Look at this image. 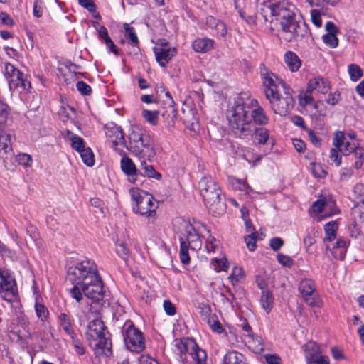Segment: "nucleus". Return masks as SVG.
<instances>
[{
	"mask_svg": "<svg viewBox=\"0 0 364 364\" xmlns=\"http://www.w3.org/2000/svg\"><path fill=\"white\" fill-rule=\"evenodd\" d=\"M226 117L230 128L240 136L251 135L259 145L267 144L270 139L267 129L255 127L267 124L269 117L258 101L247 94L237 95L230 101Z\"/></svg>",
	"mask_w": 364,
	"mask_h": 364,
	"instance_id": "1",
	"label": "nucleus"
},
{
	"mask_svg": "<svg viewBox=\"0 0 364 364\" xmlns=\"http://www.w3.org/2000/svg\"><path fill=\"white\" fill-rule=\"evenodd\" d=\"M67 279L73 284L70 294L77 302L82 301V294L94 301L103 299V283L94 262L83 260L75 266L70 267L68 271Z\"/></svg>",
	"mask_w": 364,
	"mask_h": 364,
	"instance_id": "2",
	"label": "nucleus"
},
{
	"mask_svg": "<svg viewBox=\"0 0 364 364\" xmlns=\"http://www.w3.org/2000/svg\"><path fill=\"white\" fill-rule=\"evenodd\" d=\"M92 309V307L87 316L90 321L87 326L86 339L97 355L109 357L112 354L110 333L101 319L100 311Z\"/></svg>",
	"mask_w": 364,
	"mask_h": 364,
	"instance_id": "3",
	"label": "nucleus"
},
{
	"mask_svg": "<svg viewBox=\"0 0 364 364\" xmlns=\"http://www.w3.org/2000/svg\"><path fill=\"white\" fill-rule=\"evenodd\" d=\"M127 149L139 159L154 157L156 154L153 141L149 133L138 125H132L128 134Z\"/></svg>",
	"mask_w": 364,
	"mask_h": 364,
	"instance_id": "4",
	"label": "nucleus"
},
{
	"mask_svg": "<svg viewBox=\"0 0 364 364\" xmlns=\"http://www.w3.org/2000/svg\"><path fill=\"white\" fill-rule=\"evenodd\" d=\"M282 16L279 18L281 30L280 36L287 42L293 43L303 40L309 34L307 25L300 19H297L293 9L284 11Z\"/></svg>",
	"mask_w": 364,
	"mask_h": 364,
	"instance_id": "5",
	"label": "nucleus"
},
{
	"mask_svg": "<svg viewBox=\"0 0 364 364\" xmlns=\"http://www.w3.org/2000/svg\"><path fill=\"white\" fill-rule=\"evenodd\" d=\"M198 188L210 213L215 215H219L225 212V205L220 197L222 191L210 176L203 177L199 181Z\"/></svg>",
	"mask_w": 364,
	"mask_h": 364,
	"instance_id": "6",
	"label": "nucleus"
},
{
	"mask_svg": "<svg viewBox=\"0 0 364 364\" xmlns=\"http://www.w3.org/2000/svg\"><path fill=\"white\" fill-rule=\"evenodd\" d=\"M132 199L135 203L133 210L141 215L152 218L158 207L153 196L143 190L132 188L129 190Z\"/></svg>",
	"mask_w": 364,
	"mask_h": 364,
	"instance_id": "7",
	"label": "nucleus"
},
{
	"mask_svg": "<svg viewBox=\"0 0 364 364\" xmlns=\"http://www.w3.org/2000/svg\"><path fill=\"white\" fill-rule=\"evenodd\" d=\"M257 7L260 15L266 22H273L282 16V13L293 9L285 0H257Z\"/></svg>",
	"mask_w": 364,
	"mask_h": 364,
	"instance_id": "8",
	"label": "nucleus"
},
{
	"mask_svg": "<svg viewBox=\"0 0 364 364\" xmlns=\"http://www.w3.org/2000/svg\"><path fill=\"white\" fill-rule=\"evenodd\" d=\"M282 92L283 95L277 92L267 99L269 100L271 109L275 114L286 116L293 109L295 100L293 97L294 91L290 87H285Z\"/></svg>",
	"mask_w": 364,
	"mask_h": 364,
	"instance_id": "9",
	"label": "nucleus"
},
{
	"mask_svg": "<svg viewBox=\"0 0 364 364\" xmlns=\"http://www.w3.org/2000/svg\"><path fill=\"white\" fill-rule=\"evenodd\" d=\"M122 333L125 346L129 350L140 353L145 348L143 333L134 326L132 321L128 320L124 323Z\"/></svg>",
	"mask_w": 364,
	"mask_h": 364,
	"instance_id": "10",
	"label": "nucleus"
},
{
	"mask_svg": "<svg viewBox=\"0 0 364 364\" xmlns=\"http://www.w3.org/2000/svg\"><path fill=\"white\" fill-rule=\"evenodd\" d=\"M179 240L180 243L187 245L193 250H200L202 245L198 230L187 221L181 223Z\"/></svg>",
	"mask_w": 364,
	"mask_h": 364,
	"instance_id": "11",
	"label": "nucleus"
},
{
	"mask_svg": "<svg viewBox=\"0 0 364 364\" xmlns=\"http://www.w3.org/2000/svg\"><path fill=\"white\" fill-rule=\"evenodd\" d=\"M262 83L264 87L266 98L281 92L285 87H289L282 79L276 76L273 73L263 68L260 71Z\"/></svg>",
	"mask_w": 364,
	"mask_h": 364,
	"instance_id": "12",
	"label": "nucleus"
},
{
	"mask_svg": "<svg viewBox=\"0 0 364 364\" xmlns=\"http://www.w3.org/2000/svg\"><path fill=\"white\" fill-rule=\"evenodd\" d=\"M299 291L309 306L313 307L321 306V301L316 291L314 282L311 279H302L299 284Z\"/></svg>",
	"mask_w": 364,
	"mask_h": 364,
	"instance_id": "13",
	"label": "nucleus"
},
{
	"mask_svg": "<svg viewBox=\"0 0 364 364\" xmlns=\"http://www.w3.org/2000/svg\"><path fill=\"white\" fill-rule=\"evenodd\" d=\"M105 135L107 140L112 144V148L119 153L122 151L117 146H125V139L121 127L114 123L105 125Z\"/></svg>",
	"mask_w": 364,
	"mask_h": 364,
	"instance_id": "14",
	"label": "nucleus"
},
{
	"mask_svg": "<svg viewBox=\"0 0 364 364\" xmlns=\"http://www.w3.org/2000/svg\"><path fill=\"white\" fill-rule=\"evenodd\" d=\"M174 342V346L176 349V350L180 355L181 359L183 360L184 364H188L189 360H188L186 354L191 356V353L193 350H194V349H197V343L193 339L190 338L176 339Z\"/></svg>",
	"mask_w": 364,
	"mask_h": 364,
	"instance_id": "15",
	"label": "nucleus"
},
{
	"mask_svg": "<svg viewBox=\"0 0 364 364\" xmlns=\"http://www.w3.org/2000/svg\"><path fill=\"white\" fill-rule=\"evenodd\" d=\"M333 144L336 148L338 149L343 155H348L358 146L354 141L350 142L347 141L346 136H345L342 132H335Z\"/></svg>",
	"mask_w": 364,
	"mask_h": 364,
	"instance_id": "16",
	"label": "nucleus"
},
{
	"mask_svg": "<svg viewBox=\"0 0 364 364\" xmlns=\"http://www.w3.org/2000/svg\"><path fill=\"white\" fill-rule=\"evenodd\" d=\"M11 135L6 130V128H0V157L7 159L9 156H11Z\"/></svg>",
	"mask_w": 364,
	"mask_h": 364,
	"instance_id": "17",
	"label": "nucleus"
},
{
	"mask_svg": "<svg viewBox=\"0 0 364 364\" xmlns=\"http://www.w3.org/2000/svg\"><path fill=\"white\" fill-rule=\"evenodd\" d=\"M156 61L161 67H165L171 59L176 55L175 48L168 46L155 47L154 48Z\"/></svg>",
	"mask_w": 364,
	"mask_h": 364,
	"instance_id": "18",
	"label": "nucleus"
},
{
	"mask_svg": "<svg viewBox=\"0 0 364 364\" xmlns=\"http://www.w3.org/2000/svg\"><path fill=\"white\" fill-rule=\"evenodd\" d=\"M306 87L309 91H317L322 94H326L330 90V82L322 77H315L310 79L307 83Z\"/></svg>",
	"mask_w": 364,
	"mask_h": 364,
	"instance_id": "19",
	"label": "nucleus"
},
{
	"mask_svg": "<svg viewBox=\"0 0 364 364\" xmlns=\"http://www.w3.org/2000/svg\"><path fill=\"white\" fill-rule=\"evenodd\" d=\"M158 92H161V93L164 94L165 97L167 98V104L168 105V110L163 113L162 116L166 117V120L167 121L168 125L173 124L176 117V111L173 106V100L170 92L166 90L164 87L161 86Z\"/></svg>",
	"mask_w": 364,
	"mask_h": 364,
	"instance_id": "20",
	"label": "nucleus"
},
{
	"mask_svg": "<svg viewBox=\"0 0 364 364\" xmlns=\"http://www.w3.org/2000/svg\"><path fill=\"white\" fill-rule=\"evenodd\" d=\"M93 25L98 33L99 38L105 43L107 48L109 50L110 52L117 55L118 49L113 43L111 38L109 36L107 28L104 26L100 25L97 22L94 23Z\"/></svg>",
	"mask_w": 364,
	"mask_h": 364,
	"instance_id": "21",
	"label": "nucleus"
},
{
	"mask_svg": "<svg viewBox=\"0 0 364 364\" xmlns=\"http://www.w3.org/2000/svg\"><path fill=\"white\" fill-rule=\"evenodd\" d=\"M312 210L315 213L324 212L325 216L330 217L336 214L338 209L331 203H326L323 200H318L312 205Z\"/></svg>",
	"mask_w": 364,
	"mask_h": 364,
	"instance_id": "22",
	"label": "nucleus"
},
{
	"mask_svg": "<svg viewBox=\"0 0 364 364\" xmlns=\"http://www.w3.org/2000/svg\"><path fill=\"white\" fill-rule=\"evenodd\" d=\"M121 168L128 176L129 181L134 183L136 180V168L129 157H124L121 161Z\"/></svg>",
	"mask_w": 364,
	"mask_h": 364,
	"instance_id": "23",
	"label": "nucleus"
},
{
	"mask_svg": "<svg viewBox=\"0 0 364 364\" xmlns=\"http://www.w3.org/2000/svg\"><path fill=\"white\" fill-rule=\"evenodd\" d=\"M215 41L208 38H198L192 43L193 49L197 53H207L214 46Z\"/></svg>",
	"mask_w": 364,
	"mask_h": 364,
	"instance_id": "24",
	"label": "nucleus"
},
{
	"mask_svg": "<svg viewBox=\"0 0 364 364\" xmlns=\"http://www.w3.org/2000/svg\"><path fill=\"white\" fill-rule=\"evenodd\" d=\"M348 242L343 239H338L333 246L331 253L336 259L343 260L345 258Z\"/></svg>",
	"mask_w": 364,
	"mask_h": 364,
	"instance_id": "25",
	"label": "nucleus"
},
{
	"mask_svg": "<svg viewBox=\"0 0 364 364\" xmlns=\"http://www.w3.org/2000/svg\"><path fill=\"white\" fill-rule=\"evenodd\" d=\"M206 25L209 28L215 29L223 37L227 35L228 31L225 24L212 16L207 17Z\"/></svg>",
	"mask_w": 364,
	"mask_h": 364,
	"instance_id": "26",
	"label": "nucleus"
},
{
	"mask_svg": "<svg viewBox=\"0 0 364 364\" xmlns=\"http://www.w3.org/2000/svg\"><path fill=\"white\" fill-rule=\"evenodd\" d=\"M10 88L12 87L21 88L23 90H28L31 87V83L27 80L26 77L21 72L19 75H14V77L9 81Z\"/></svg>",
	"mask_w": 364,
	"mask_h": 364,
	"instance_id": "27",
	"label": "nucleus"
},
{
	"mask_svg": "<svg viewBox=\"0 0 364 364\" xmlns=\"http://www.w3.org/2000/svg\"><path fill=\"white\" fill-rule=\"evenodd\" d=\"M351 217L354 228L364 221V202L354 203V206L351 209Z\"/></svg>",
	"mask_w": 364,
	"mask_h": 364,
	"instance_id": "28",
	"label": "nucleus"
},
{
	"mask_svg": "<svg viewBox=\"0 0 364 364\" xmlns=\"http://www.w3.org/2000/svg\"><path fill=\"white\" fill-rule=\"evenodd\" d=\"M303 349L305 353L306 360L318 358L321 356V349L318 344L314 341H309L306 343L304 346Z\"/></svg>",
	"mask_w": 364,
	"mask_h": 364,
	"instance_id": "29",
	"label": "nucleus"
},
{
	"mask_svg": "<svg viewBox=\"0 0 364 364\" xmlns=\"http://www.w3.org/2000/svg\"><path fill=\"white\" fill-rule=\"evenodd\" d=\"M284 61L289 69L292 72L297 71L301 65L299 58L291 51H288L285 53Z\"/></svg>",
	"mask_w": 364,
	"mask_h": 364,
	"instance_id": "30",
	"label": "nucleus"
},
{
	"mask_svg": "<svg viewBox=\"0 0 364 364\" xmlns=\"http://www.w3.org/2000/svg\"><path fill=\"white\" fill-rule=\"evenodd\" d=\"M223 364H247L242 354L237 351L228 352L223 358Z\"/></svg>",
	"mask_w": 364,
	"mask_h": 364,
	"instance_id": "31",
	"label": "nucleus"
},
{
	"mask_svg": "<svg viewBox=\"0 0 364 364\" xmlns=\"http://www.w3.org/2000/svg\"><path fill=\"white\" fill-rule=\"evenodd\" d=\"M260 303L262 308L267 313H269L273 307L274 296L269 290L262 292L260 296Z\"/></svg>",
	"mask_w": 364,
	"mask_h": 364,
	"instance_id": "32",
	"label": "nucleus"
},
{
	"mask_svg": "<svg viewBox=\"0 0 364 364\" xmlns=\"http://www.w3.org/2000/svg\"><path fill=\"white\" fill-rule=\"evenodd\" d=\"M338 229V224L336 221H331L325 225V240L332 241L336 238V230Z\"/></svg>",
	"mask_w": 364,
	"mask_h": 364,
	"instance_id": "33",
	"label": "nucleus"
},
{
	"mask_svg": "<svg viewBox=\"0 0 364 364\" xmlns=\"http://www.w3.org/2000/svg\"><path fill=\"white\" fill-rule=\"evenodd\" d=\"M314 98L312 97V92L309 91L306 87L305 91H301L298 95L299 104L301 107H306L314 103Z\"/></svg>",
	"mask_w": 364,
	"mask_h": 364,
	"instance_id": "34",
	"label": "nucleus"
},
{
	"mask_svg": "<svg viewBox=\"0 0 364 364\" xmlns=\"http://www.w3.org/2000/svg\"><path fill=\"white\" fill-rule=\"evenodd\" d=\"M143 160L141 161V167L144 171L143 175L144 176H147L149 178H154L156 179H159L161 178V174L159 173L153 167L152 165L148 164L145 161L146 159H142Z\"/></svg>",
	"mask_w": 364,
	"mask_h": 364,
	"instance_id": "35",
	"label": "nucleus"
},
{
	"mask_svg": "<svg viewBox=\"0 0 364 364\" xmlns=\"http://www.w3.org/2000/svg\"><path fill=\"white\" fill-rule=\"evenodd\" d=\"M229 183L235 190L242 191L245 193H248L250 190V187L245 181L240 180L237 178L230 177Z\"/></svg>",
	"mask_w": 364,
	"mask_h": 364,
	"instance_id": "36",
	"label": "nucleus"
},
{
	"mask_svg": "<svg viewBox=\"0 0 364 364\" xmlns=\"http://www.w3.org/2000/svg\"><path fill=\"white\" fill-rule=\"evenodd\" d=\"M351 198L354 203L364 202V184L357 183L353 188Z\"/></svg>",
	"mask_w": 364,
	"mask_h": 364,
	"instance_id": "37",
	"label": "nucleus"
},
{
	"mask_svg": "<svg viewBox=\"0 0 364 364\" xmlns=\"http://www.w3.org/2000/svg\"><path fill=\"white\" fill-rule=\"evenodd\" d=\"M353 156L355 159L354 163V167L358 170L360 169L364 162V148L361 146H358L353 151Z\"/></svg>",
	"mask_w": 364,
	"mask_h": 364,
	"instance_id": "38",
	"label": "nucleus"
},
{
	"mask_svg": "<svg viewBox=\"0 0 364 364\" xmlns=\"http://www.w3.org/2000/svg\"><path fill=\"white\" fill-rule=\"evenodd\" d=\"M59 319L60 321V325L65 332L73 338V331L70 318L68 316V315L65 313H61L59 316Z\"/></svg>",
	"mask_w": 364,
	"mask_h": 364,
	"instance_id": "39",
	"label": "nucleus"
},
{
	"mask_svg": "<svg viewBox=\"0 0 364 364\" xmlns=\"http://www.w3.org/2000/svg\"><path fill=\"white\" fill-rule=\"evenodd\" d=\"M82 160L87 166H92L95 164L94 154L90 148L82 149L79 152Z\"/></svg>",
	"mask_w": 364,
	"mask_h": 364,
	"instance_id": "40",
	"label": "nucleus"
},
{
	"mask_svg": "<svg viewBox=\"0 0 364 364\" xmlns=\"http://www.w3.org/2000/svg\"><path fill=\"white\" fill-rule=\"evenodd\" d=\"M242 329L248 333L247 336H248L249 338L252 341V342H255L256 343L258 344L257 346H255L257 348V350H262L263 347H262V344L261 337H259V336H256L255 338L254 337V335L251 331V327L246 321L242 325Z\"/></svg>",
	"mask_w": 364,
	"mask_h": 364,
	"instance_id": "41",
	"label": "nucleus"
},
{
	"mask_svg": "<svg viewBox=\"0 0 364 364\" xmlns=\"http://www.w3.org/2000/svg\"><path fill=\"white\" fill-rule=\"evenodd\" d=\"M124 28L125 37L129 39L134 46L138 45L139 39L134 28L133 27H130L128 23L124 24Z\"/></svg>",
	"mask_w": 364,
	"mask_h": 364,
	"instance_id": "42",
	"label": "nucleus"
},
{
	"mask_svg": "<svg viewBox=\"0 0 364 364\" xmlns=\"http://www.w3.org/2000/svg\"><path fill=\"white\" fill-rule=\"evenodd\" d=\"M8 115L9 107L8 106L0 102V128H7L8 127Z\"/></svg>",
	"mask_w": 364,
	"mask_h": 364,
	"instance_id": "43",
	"label": "nucleus"
},
{
	"mask_svg": "<svg viewBox=\"0 0 364 364\" xmlns=\"http://www.w3.org/2000/svg\"><path fill=\"white\" fill-rule=\"evenodd\" d=\"M211 266L213 269L216 272L227 271L228 266L227 264V259L225 257L221 259L213 258L211 260Z\"/></svg>",
	"mask_w": 364,
	"mask_h": 364,
	"instance_id": "44",
	"label": "nucleus"
},
{
	"mask_svg": "<svg viewBox=\"0 0 364 364\" xmlns=\"http://www.w3.org/2000/svg\"><path fill=\"white\" fill-rule=\"evenodd\" d=\"M244 277V271L241 267H235L232 273L228 277L232 285H235L239 281Z\"/></svg>",
	"mask_w": 364,
	"mask_h": 364,
	"instance_id": "45",
	"label": "nucleus"
},
{
	"mask_svg": "<svg viewBox=\"0 0 364 364\" xmlns=\"http://www.w3.org/2000/svg\"><path fill=\"white\" fill-rule=\"evenodd\" d=\"M142 116L151 125H156L158 124V111L143 110Z\"/></svg>",
	"mask_w": 364,
	"mask_h": 364,
	"instance_id": "46",
	"label": "nucleus"
},
{
	"mask_svg": "<svg viewBox=\"0 0 364 364\" xmlns=\"http://www.w3.org/2000/svg\"><path fill=\"white\" fill-rule=\"evenodd\" d=\"M348 73L350 76V79L353 81H357L363 75L362 70L360 69V68L358 65H357L355 64H351L349 65Z\"/></svg>",
	"mask_w": 364,
	"mask_h": 364,
	"instance_id": "47",
	"label": "nucleus"
},
{
	"mask_svg": "<svg viewBox=\"0 0 364 364\" xmlns=\"http://www.w3.org/2000/svg\"><path fill=\"white\" fill-rule=\"evenodd\" d=\"M243 157L249 163H252L253 166H255L256 163L259 162L262 158V156L259 155H254L253 150L250 149H248L245 151L243 154Z\"/></svg>",
	"mask_w": 364,
	"mask_h": 364,
	"instance_id": "48",
	"label": "nucleus"
},
{
	"mask_svg": "<svg viewBox=\"0 0 364 364\" xmlns=\"http://www.w3.org/2000/svg\"><path fill=\"white\" fill-rule=\"evenodd\" d=\"M70 139L72 147L77 151L80 152L82 149H85L84 141L80 136L74 135L71 136Z\"/></svg>",
	"mask_w": 364,
	"mask_h": 364,
	"instance_id": "49",
	"label": "nucleus"
},
{
	"mask_svg": "<svg viewBox=\"0 0 364 364\" xmlns=\"http://www.w3.org/2000/svg\"><path fill=\"white\" fill-rule=\"evenodd\" d=\"M336 34L326 33L323 36V41L325 44L329 46L331 48H336L338 46V40L336 36Z\"/></svg>",
	"mask_w": 364,
	"mask_h": 364,
	"instance_id": "50",
	"label": "nucleus"
},
{
	"mask_svg": "<svg viewBox=\"0 0 364 364\" xmlns=\"http://www.w3.org/2000/svg\"><path fill=\"white\" fill-rule=\"evenodd\" d=\"M245 242L249 250L254 251L257 247L256 232H252V234L245 237Z\"/></svg>",
	"mask_w": 364,
	"mask_h": 364,
	"instance_id": "51",
	"label": "nucleus"
},
{
	"mask_svg": "<svg viewBox=\"0 0 364 364\" xmlns=\"http://www.w3.org/2000/svg\"><path fill=\"white\" fill-rule=\"evenodd\" d=\"M129 248L124 242L117 243L116 252L122 259H126L129 255Z\"/></svg>",
	"mask_w": 364,
	"mask_h": 364,
	"instance_id": "52",
	"label": "nucleus"
},
{
	"mask_svg": "<svg viewBox=\"0 0 364 364\" xmlns=\"http://www.w3.org/2000/svg\"><path fill=\"white\" fill-rule=\"evenodd\" d=\"M189 246L187 245H184L183 243H181V247H180V259L182 263L183 264H188L190 262V257L188 255V250Z\"/></svg>",
	"mask_w": 364,
	"mask_h": 364,
	"instance_id": "53",
	"label": "nucleus"
},
{
	"mask_svg": "<svg viewBox=\"0 0 364 364\" xmlns=\"http://www.w3.org/2000/svg\"><path fill=\"white\" fill-rule=\"evenodd\" d=\"M19 73L20 71L12 64L9 63L5 64V75L9 81L14 77V75H19Z\"/></svg>",
	"mask_w": 364,
	"mask_h": 364,
	"instance_id": "54",
	"label": "nucleus"
},
{
	"mask_svg": "<svg viewBox=\"0 0 364 364\" xmlns=\"http://www.w3.org/2000/svg\"><path fill=\"white\" fill-rule=\"evenodd\" d=\"M198 312L202 316L203 320H208L210 318L211 309L208 305L201 304L197 307Z\"/></svg>",
	"mask_w": 364,
	"mask_h": 364,
	"instance_id": "55",
	"label": "nucleus"
},
{
	"mask_svg": "<svg viewBox=\"0 0 364 364\" xmlns=\"http://www.w3.org/2000/svg\"><path fill=\"white\" fill-rule=\"evenodd\" d=\"M44 7L41 0H35L33 3V13L36 18H41L43 14Z\"/></svg>",
	"mask_w": 364,
	"mask_h": 364,
	"instance_id": "56",
	"label": "nucleus"
},
{
	"mask_svg": "<svg viewBox=\"0 0 364 364\" xmlns=\"http://www.w3.org/2000/svg\"><path fill=\"white\" fill-rule=\"evenodd\" d=\"M35 309L37 316L41 320L44 321L48 315V311L45 306L41 304H36Z\"/></svg>",
	"mask_w": 364,
	"mask_h": 364,
	"instance_id": "57",
	"label": "nucleus"
},
{
	"mask_svg": "<svg viewBox=\"0 0 364 364\" xmlns=\"http://www.w3.org/2000/svg\"><path fill=\"white\" fill-rule=\"evenodd\" d=\"M208 323L214 332L220 333L223 331V328L220 323L216 320L214 316L208 318Z\"/></svg>",
	"mask_w": 364,
	"mask_h": 364,
	"instance_id": "58",
	"label": "nucleus"
},
{
	"mask_svg": "<svg viewBox=\"0 0 364 364\" xmlns=\"http://www.w3.org/2000/svg\"><path fill=\"white\" fill-rule=\"evenodd\" d=\"M77 89L83 95H89L91 94L92 89L90 85L83 81H78L76 84Z\"/></svg>",
	"mask_w": 364,
	"mask_h": 364,
	"instance_id": "59",
	"label": "nucleus"
},
{
	"mask_svg": "<svg viewBox=\"0 0 364 364\" xmlns=\"http://www.w3.org/2000/svg\"><path fill=\"white\" fill-rule=\"evenodd\" d=\"M330 159L335 163L336 166H339L341 164V157L339 154L338 149H331L329 155Z\"/></svg>",
	"mask_w": 364,
	"mask_h": 364,
	"instance_id": "60",
	"label": "nucleus"
},
{
	"mask_svg": "<svg viewBox=\"0 0 364 364\" xmlns=\"http://www.w3.org/2000/svg\"><path fill=\"white\" fill-rule=\"evenodd\" d=\"M311 18L312 23L317 26L318 28L321 27L322 25V21L321 18V14L319 11L316 9H312L311 11Z\"/></svg>",
	"mask_w": 364,
	"mask_h": 364,
	"instance_id": "61",
	"label": "nucleus"
},
{
	"mask_svg": "<svg viewBox=\"0 0 364 364\" xmlns=\"http://www.w3.org/2000/svg\"><path fill=\"white\" fill-rule=\"evenodd\" d=\"M18 161L21 164L26 167L31 166L32 159L31 156L26 154H21L18 156Z\"/></svg>",
	"mask_w": 364,
	"mask_h": 364,
	"instance_id": "62",
	"label": "nucleus"
},
{
	"mask_svg": "<svg viewBox=\"0 0 364 364\" xmlns=\"http://www.w3.org/2000/svg\"><path fill=\"white\" fill-rule=\"evenodd\" d=\"M164 309L166 311V313L169 316H173L175 315L176 310L175 306L169 301V300H165L164 301Z\"/></svg>",
	"mask_w": 364,
	"mask_h": 364,
	"instance_id": "63",
	"label": "nucleus"
},
{
	"mask_svg": "<svg viewBox=\"0 0 364 364\" xmlns=\"http://www.w3.org/2000/svg\"><path fill=\"white\" fill-rule=\"evenodd\" d=\"M313 173L316 177L323 178L327 175V172L319 164H312Z\"/></svg>",
	"mask_w": 364,
	"mask_h": 364,
	"instance_id": "64",
	"label": "nucleus"
}]
</instances>
